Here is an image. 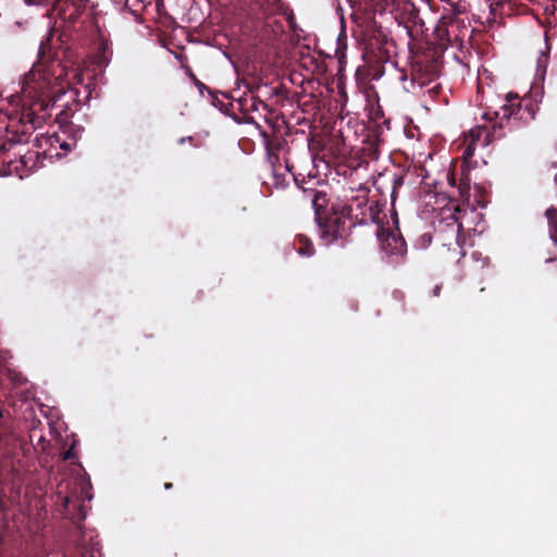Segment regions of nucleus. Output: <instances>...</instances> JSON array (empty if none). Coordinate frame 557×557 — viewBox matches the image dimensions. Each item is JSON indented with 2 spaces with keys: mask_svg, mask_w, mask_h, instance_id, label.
Segmentation results:
<instances>
[{
  "mask_svg": "<svg viewBox=\"0 0 557 557\" xmlns=\"http://www.w3.org/2000/svg\"><path fill=\"white\" fill-rule=\"evenodd\" d=\"M57 78L47 76L41 69H35L26 75L22 87L23 104L20 113L11 116L7 126V141L0 146V159L15 145L27 143L35 129L50 119L49 110L55 103Z\"/></svg>",
  "mask_w": 557,
  "mask_h": 557,
  "instance_id": "obj_1",
  "label": "nucleus"
},
{
  "mask_svg": "<svg viewBox=\"0 0 557 557\" xmlns=\"http://www.w3.org/2000/svg\"><path fill=\"white\" fill-rule=\"evenodd\" d=\"M355 14L362 13L363 18L383 17L389 14L398 25H403L411 39H417L423 33L424 22L420 17L419 9L411 0H351Z\"/></svg>",
  "mask_w": 557,
  "mask_h": 557,
  "instance_id": "obj_2",
  "label": "nucleus"
},
{
  "mask_svg": "<svg viewBox=\"0 0 557 557\" xmlns=\"http://www.w3.org/2000/svg\"><path fill=\"white\" fill-rule=\"evenodd\" d=\"M246 15L256 22L257 37L265 45H273L284 34V25L275 15L282 14L293 21L294 14L283 0H243Z\"/></svg>",
  "mask_w": 557,
  "mask_h": 557,
  "instance_id": "obj_3",
  "label": "nucleus"
},
{
  "mask_svg": "<svg viewBox=\"0 0 557 557\" xmlns=\"http://www.w3.org/2000/svg\"><path fill=\"white\" fill-rule=\"evenodd\" d=\"M535 106L531 98H520L518 95L508 94L505 103L500 107V111H496L495 115L499 117V122L494 124L487 133L490 140H497L505 137V128L509 131L516 128L518 123L528 124L535 117Z\"/></svg>",
  "mask_w": 557,
  "mask_h": 557,
  "instance_id": "obj_4",
  "label": "nucleus"
},
{
  "mask_svg": "<svg viewBox=\"0 0 557 557\" xmlns=\"http://www.w3.org/2000/svg\"><path fill=\"white\" fill-rule=\"evenodd\" d=\"M363 23L366 24L364 33L367 36L364 57L368 58L369 62L379 64L387 62L391 58L393 42L383 29L382 23L373 17L364 18Z\"/></svg>",
  "mask_w": 557,
  "mask_h": 557,
  "instance_id": "obj_5",
  "label": "nucleus"
},
{
  "mask_svg": "<svg viewBox=\"0 0 557 557\" xmlns=\"http://www.w3.org/2000/svg\"><path fill=\"white\" fill-rule=\"evenodd\" d=\"M334 209L335 201L332 202L330 212L315 219L320 237L326 245H331L335 240L345 238L348 235L345 226L347 216L342 214V211Z\"/></svg>",
  "mask_w": 557,
  "mask_h": 557,
  "instance_id": "obj_6",
  "label": "nucleus"
},
{
  "mask_svg": "<svg viewBox=\"0 0 557 557\" xmlns=\"http://www.w3.org/2000/svg\"><path fill=\"white\" fill-rule=\"evenodd\" d=\"M368 194L369 190L367 188H360L357 195L346 196L344 201L336 199L334 210L342 211V214H345L356 225V213H367L369 205Z\"/></svg>",
  "mask_w": 557,
  "mask_h": 557,
  "instance_id": "obj_7",
  "label": "nucleus"
},
{
  "mask_svg": "<svg viewBox=\"0 0 557 557\" xmlns=\"http://www.w3.org/2000/svg\"><path fill=\"white\" fill-rule=\"evenodd\" d=\"M89 0H55L52 13L64 22L75 23L85 11Z\"/></svg>",
  "mask_w": 557,
  "mask_h": 557,
  "instance_id": "obj_8",
  "label": "nucleus"
},
{
  "mask_svg": "<svg viewBox=\"0 0 557 557\" xmlns=\"http://www.w3.org/2000/svg\"><path fill=\"white\" fill-rule=\"evenodd\" d=\"M441 21L442 25L436 28V33L443 45L461 46L462 37L458 33L460 28L459 21L446 15Z\"/></svg>",
  "mask_w": 557,
  "mask_h": 557,
  "instance_id": "obj_9",
  "label": "nucleus"
},
{
  "mask_svg": "<svg viewBox=\"0 0 557 557\" xmlns=\"http://www.w3.org/2000/svg\"><path fill=\"white\" fill-rule=\"evenodd\" d=\"M379 239L382 250L389 256H404L407 251L406 242L399 234L382 230Z\"/></svg>",
  "mask_w": 557,
  "mask_h": 557,
  "instance_id": "obj_10",
  "label": "nucleus"
},
{
  "mask_svg": "<svg viewBox=\"0 0 557 557\" xmlns=\"http://www.w3.org/2000/svg\"><path fill=\"white\" fill-rule=\"evenodd\" d=\"M417 65L421 76L425 77L428 81L437 77L442 70V62L440 57L435 55V53L424 54L421 60L417 62Z\"/></svg>",
  "mask_w": 557,
  "mask_h": 557,
  "instance_id": "obj_11",
  "label": "nucleus"
},
{
  "mask_svg": "<svg viewBox=\"0 0 557 557\" xmlns=\"http://www.w3.org/2000/svg\"><path fill=\"white\" fill-rule=\"evenodd\" d=\"M385 206V201L382 203L380 200H370L367 209V213H356V223L358 224H368L379 223L380 222V213L382 212L383 207Z\"/></svg>",
  "mask_w": 557,
  "mask_h": 557,
  "instance_id": "obj_12",
  "label": "nucleus"
},
{
  "mask_svg": "<svg viewBox=\"0 0 557 557\" xmlns=\"http://www.w3.org/2000/svg\"><path fill=\"white\" fill-rule=\"evenodd\" d=\"M385 206V201L382 203L380 200H370L367 209V213H356V223L358 224H368L379 223L380 222V213L382 212L383 207Z\"/></svg>",
  "mask_w": 557,
  "mask_h": 557,
  "instance_id": "obj_13",
  "label": "nucleus"
},
{
  "mask_svg": "<svg viewBox=\"0 0 557 557\" xmlns=\"http://www.w3.org/2000/svg\"><path fill=\"white\" fill-rule=\"evenodd\" d=\"M332 202L325 191L320 190L319 193H314L311 201V206L314 210V220L330 212Z\"/></svg>",
  "mask_w": 557,
  "mask_h": 557,
  "instance_id": "obj_14",
  "label": "nucleus"
},
{
  "mask_svg": "<svg viewBox=\"0 0 557 557\" xmlns=\"http://www.w3.org/2000/svg\"><path fill=\"white\" fill-rule=\"evenodd\" d=\"M296 251L302 257H311L314 255V246L309 237L298 234L294 240Z\"/></svg>",
  "mask_w": 557,
  "mask_h": 557,
  "instance_id": "obj_15",
  "label": "nucleus"
},
{
  "mask_svg": "<svg viewBox=\"0 0 557 557\" xmlns=\"http://www.w3.org/2000/svg\"><path fill=\"white\" fill-rule=\"evenodd\" d=\"M238 106H239V110L243 113L259 111L260 108H263V109L267 108V103L255 96H251L249 98H247V97L239 98Z\"/></svg>",
  "mask_w": 557,
  "mask_h": 557,
  "instance_id": "obj_16",
  "label": "nucleus"
},
{
  "mask_svg": "<svg viewBox=\"0 0 557 557\" xmlns=\"http://www.w3.org/2000/svg\"><path fill=\"white\" fill-rule=\"evenodd\" d=\"M112 51L110 49L109 42L104 39H100L97 45L96 51V62L100 66H106L111 59Z\"/></svg>",
  "mask_w": 557,
  "mask_h": 557,
  "instance_id": "obj_17",
  "label": "nucleus"
},
{
  "mask_svg": "<svg viewBox=\"0 0 557 557\" xmlns=\"http://www.w3.org/2000/svg\"><path fill=\"white\" fill-rule=\"evenodd\" d=\"M44 143L46 145H50L51 147H54L58 144L59 147L62 148L63 150H65V151L71 150V145L65 141L61 143L60 137L57 134H53L52 136H47V137L42 136L41 138L36 137V145L38 148H42Z\"/></svg>",
  "mask_w": 557,
  "mask_h": 557,
  "instance_id": "obj_18",
  "label": "nucleus"
},
{
  "mask_svg": "<svg viewBox=\"0 0 557 557\" xmlns=\"http://www.w3.org/2000/svg\"><path fill=\"white\" fill-rule=\"evenodd\" d=\"M29 441L35 449L45 453L49 447V442L46 440L42 430H35L29 433Z\"/></svg>",
  "mask_w": 557,
  "mask_h": 557,
  "instance_id": "obj_19",
  "label": "nucleus"
},
{
  "mask_svg": "<svg viewBox=\"0 0 557 557\" xmlns=\"http://www.w3.org/2000/svg\"><path fill=\"white\" fill-rule=\"evenodd\" d=\"M285 148V144L278 143L275 147L272 145L268 146V161L272 168V171L278 170L280 166V156L277 151Z\"/></svg>",
  "mask_w": 557,
  "mask_h": 557,
  "instance_id": "obj_20",
  "label": "nucleus"
},
{
  "mask_svg": "<svg viewBox=\"0 0 557 557\" xmlns=\"http://www.w3.org/2000/svg\"><path fill=\"white\" fill-rule=\"evenodd\" d=\"M546 216L549 225V236L557 244V209L549 208L546 210Z\"/></svg>",
  "mask_w": 557,
  "mask_h": 557,
  "instance_id": "obj_21",
  "label": "nucleus"
},
{
  "mask_svg": "<svg viewBox=\"0 0 557 557\" xmlns=\"http://www.w3.org/2000/svg\"><path fill=\"white\" fill-rule=\"evenodd\" d=\"M299 176L300 175H294V182L301 191H306L308 187H315V185H320V181L314 176H309L308 178H300Z\"/></svg>",
  "mask_w": 557,
  "mask_h": 557,
  "instance_id": "obj_22",
  "label": "nucleus"
},
{
  "mask_svg": "<svg viewBox=\"0 0 557 557\" xmlns=\"http://www.w3.org/2000/svg\"><path fill=\"white\" fill-rule=\"evenodd\" d=\"M449 7V11L455 15L462 14L467 11L466 2L462 0H441Z\"/></svg>",
  "mask_w": 557,
  "mask_h": 557,
  "instance_id": "obj_23",
  "label": "nucleus"
},
{
  "mask_svg": "<svg viewBox=\"0 0 557 557\" xmlns=\"http://www.w3.org/2000/svg\"><path fill=\"white\" fill-rule=\"evenodd\" d=\"M458 191H459V196L462 199L468 200V198L470 196V180H469L468 174L465 175L462 173V177L460 178V183L458 185Z\"/></svg>",
  "mask_w": 557,
  "mask_h": 557,
  "instance_id": "obj_24",
  "label": "nucleus"
},
{
  "mask_svg": "<svg viewBox=\"0 0 557 557\" xmlns=\"http://www.w3.org/2000/svg\"><path fill=\"white\" fill-rule=\"evenodd\" d=\"M391 182H392L391 199H392V203H394L398 189L404 185V175L394 174Z\"/></svg>",
  "mask_w": 557,
  "mask_h": 557,
  "instance_id": "obj_25",
  "label": "nucleus"
},
{
  "mask_svg": "<svg viewBox=\"0 0 557 557\" xmlns=\"http://www.w3.org/2000/svg\"><path fill=\"white\" fill-rule=\"evenodd\" d=\"M272 185L277 189H283L288 185V182L284 174H280L278 170H274L272 173Z\"/></svg>",
  "mask_w": 557,
  "mask_h": 557,
  "instance_id": "obj_26",
  "label": "nucleus"
},
{
  "mask_svg": "<svg viewBox=\"0 0 557 557\" xmlns=\"http://www.w3.org/2000/svg\"><path fill=\"white\" fill-rule=\"evenodd\" d=\"M78 546L82 549V557H89L90 556L91 552L88 548V546L86 545V532H84V531H81V535H79V539H78Z\"/></svg>",
  "mask_w": 557,
  "mask_h": 557,
  "instance_id": "obj_27",
  "label": "nucleus"
},
{
  "mask_svg": "<svg viewBox=\"0 0 557 557\" xmlns=\"http://www.w3.org/2000/svg\"><path fill=\"white\" fill-rule=\"evenodd\" d=\"M125 7L131 10L133 14H137L143 8V0H125Z\"/></svg>",
  "mask_w": 557,
  "mask_h": 557,
  "instance_id": "obj_28",
  "label": "nucleus"
},
{
  "mask_svg": "<svg viewBox=\"0 0 557 557\" xmlns=\"http://www.w3.org/2000/svg\"><path fill=\"white\" fill-rule=\"evenodd\" d=\"M548 63V54L545 52H542L541 55L537 59V74H545L546 67Z\"/></svg>",
  "mask_w": 557,
  "mask_h": 557,
  "instance_id": "obj_29",
  "label": "nucleus"
},
{
  "mask_svg": "<svg viewBox=\"0 0 557 557\" xmlns=\"http://www.w3.org/2000/svg\"><path fill=\"white\" fill-rule=\"evenodd\" d=\"M475 143L471 140L463 150L462 158L465 162H468L474 154Z\"/></svg>",
  "mask_w": 557,
  "mask_h": 557,
  "instance_id": "obj_30",
  "label": "nucleus"
},
{
  "mask_svg": "<svg viewBox=\"0 0 557 557\" xmlns=\"http://www.w3.org/2000/svg\"><path fill=\"white\" fill-rule=\"evenodd\" d=\"M26 421L29 433L34 432L35 430H41L42 423L39 419L32 417L29 420Z\"/></svg>",
  "mask_w": 557,
  "mask_h": 557,
  "instance_id": "obj_31",
  "label": "nucleus"
},
{
  "mask_svg": "<svg viewBox=\"0 0 557 557\" xmlns=\"http://www.w3.org/2000/svg\"><path fill=\"white\" fill-rule=\"evenodd\" d=\"M85 518H86V512L84 510L83 505L79 504L78 508H77V513L75 516H72L71 519L78 523V522L83 521Z\"/></svg>",
  "mask_w": 557,
  "mask_h": 557,
  "instance_id": "obj_32",
  "label": "nucleus"
},
{
  "mask_svg": "<svg viewBox=\"0 0 557 557\" xmlns=\"http://www.w3.org/2000/svg\"><path fill=\"white\" fill-rule=\"evenodd\" d=\"M187 75L189 76V78L194 82V84L199 88V90L201 91L202 88H206L205 84L201 83L197 76L194 74V72L191 71L190 67H187Z\"/></svg>",
  "mask_w": 557,
  "mask_h": 557,
  "instance_id": "obj_33",
  "label": "nucleus"
},
{
  "mask_svg": "<svg viewBox=\"0 0 557 557\" xmlns=\"http://www.w3.org/2000/svg\"><path fill=\"white\" fill-rule=\"evenodd\" d=\"M76 457L75 453V442L71 445V447L63 454V460H72Z\"/></svg>",
  "mask_w": 557,
  "mask_h": 557,
  "instance_id": "obj_34",
  "label": "nucleus"
},
{
  "mask_svg": "<svg viewBox=\"0 0 557 557\" xmlns=\"http://www.w3.org/2000/svg\"><path fill=\"white\" fill-rule=\"evenodd\" d=\"M11 380L15 386H21L26 382V379L23 377L20 373H14L11 375Z\"/></svg>",
  "mask_w": 557,
  "mask_h": 557,
  "instance_id": "obj_35",
  "label": "nucleus"
},
{
  "mask_svg": "<svg viewBox=\"0 0 557 557\" xmlns=\"http://www.w3.org/2000/svg\"><path fill=\"white\" fill-rule=\"evenodd\" d=\"M190 143L194 147H199V141L193 137V136H188V137H182L178 139V144L180 145H183L184 143Z\"/></svg>",
  "mask_w": 557,
  "mask_h": 557,
  "instance_id": "obj_36",
  "label": "nucleus"
},
{
  "mask_svg": "<svg viewBox=\"0 0 557 557\" xmlns=\"http://www.w3.org/2000/svg\"><path fill=\"white\" fill-rule=\"evenodd\" d=\"M47 49H48V42H41V45L39 47V58H40L41 62H45Z\"/></svg>",
  "mask_w": 557,
  "mask_h": 557,
  "instance_id": "obj_37",
  "label": "nucleus"
},
{
  "mask_svg": "<svg viewBox=\"0 0 557 557\" xmlns=\"http://www.w3.org/2000/svg\"><path fill=\"white\" fill-rule=\"evenodd\" d=\"M319 191H320V189H317L315 187H308V188L306 189V191H302V194H304V196H305L306 198H308V199H310V201H312V199H313V194H314V193H319Z\"/></svg>",
  "mask_w": 557,
  "mask_h": 557,
  "instance_id": "obj_38",
  "label": "nucleus"
},
{
  "mask_svg": "<svg viewBox=\"0 0 557 557\" xmlns=\"http://www.w3.org/2000/svg\"><path fill=\"white\" fill-rule=\"evenodd\" d=\"M55 0H25L27 4H49L54 3Z\"/></svg>",
  "mask_w": 557,
  "mask_h": 557,
  "instance_id": "obj_39",
  "label": "nucleus"
},
{
  "mask_svg": "<svg viewBox=\"0 0 557 557\" xmlns=\"http://www.w3.org/2000/svg\"><path fill=\"white\" fill-rule=\"evenodd\" d=\"M284 162H285V170L290 173L293 176L296 175L293 170H294V164L289 161L288 158H284Z\"/></svg>",
  "mask_w": 557,
  "mask_h": 557,
  "instance_id": "obj_40",
  "label": "nucleus"
},
{
  "mask_svg": "<svg viewBox=\"0 0 557 557\" xmlns=\"http://www.w3.org/2000/svg\"><path fill=\"white\" fill-rule=\"evenodd\" d=\"M71 498L69 496L64 497V510L66 515H71Z\"/></svg>",
  "mask_w": 557,
  "mask_h": 557,
  "instance_id": "obj_41",
  "label": "nucleus"
},
{
  "mask_svg": "<svg viewBox=\"0 0 557 557\" xmlns=\"http://www.w3.org/2000/svg\"><path fill=\"white\" fill-rule=\"evenodd\" d=\"M441 290H442V285L441 284L435 285V287L432 290V296L438 297L441 294Z\"/></svg>",
  "mask_w": 557,
  "mask_h": 557,
  "instance_id": "obj_42",
  "label": "nucleus"
},
{
  "mask_svg": "<svg viewBox=\"0 0 557 557\" xmlns=\"http://www.w3.org/2000/svg\"><path fill=\"white\" fill-rule=\"evenodd\" d=\"M372 158L376 159L377 158V149L376 148H372L371 147V151L369 153Z\"/></svg>",
  "mask_w": 557,
  "mask_h": 557,
  "instance_id": "obj_43",
  "label": "nucleus"
},
{
  "mask_svg": "<svg viewBox=\"0 0 557 557\" xmlns=\"http://www.w3.org/2000/svg\"><path fill=\"white\" fill-rule=\"evenodd\" d=\"M394 296H395L396 298L404 299V293H403V292H398V290H396V292H394Z\"/></svg>",
  "mask_w": 557,
  "mask_h": 557,
  "instance_id": "obj_44",
  "label": "nucleus"
},
{
  "mask_svg": "<svg viewBox=\"0 0 557 557\" xmlns=\"http://www.w3.org/2000/svg\"><path fill=\"white\" fill-rule=\"evenodd\" d=\"M172 487H173V484L171 482L164 483V488L165 490H171Z\"/></svg>",
  "mask_w": 557,
  "mask_h": 557,
  "instance_id": "obj_45",
  "label": "nucleus"
}]
</instances>
